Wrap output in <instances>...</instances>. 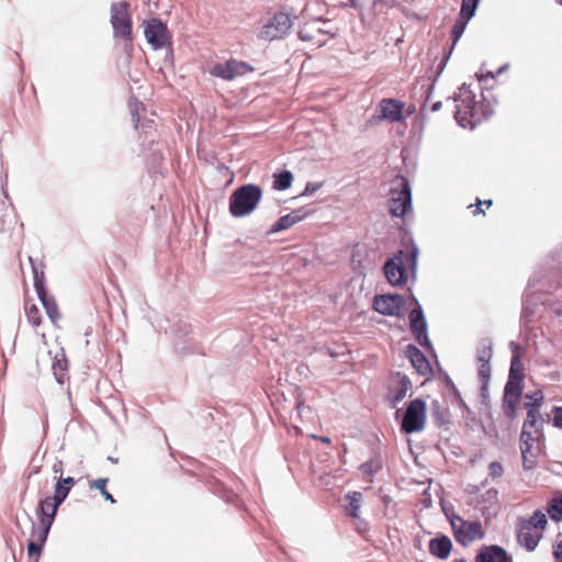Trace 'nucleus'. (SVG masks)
<instances>
[{
    "label": "nucleus",
    "mask_w": 562,
    "mask_h": 562,
    "mask_svg": "<svg viewBox=\"0 0 562 562\" xmlns=\"http://www.w3.org/2000/svg\"><path fill=\"white\" fill-rule=\"evenodd\" d=\"M451 54H452V50L449 49L445 54V56L440 60V63L438 64L436 74H435L434 79H432V83L428 85V86H422L420 89L423 90V92H422L420 97L424 98V103L422 105V109L425 108L426 102L431 98V94H432L434 89H435V82L437 81V79L440 77V75L442 74L443 69L446 68L447 61H448V59H449Z\"/></svg>",
    "instance_id": "c85d7f7f"
},
{
    "label": "nucleus",
    "mask_w": 562,
    "mask_h": 562,
    "mask_svg": "<svg viewBox=\"0 0 562 562\" xmlns=\"http://www.w3.org/2000/svg\"><path fill=\"white\" fill-rule=\"evenodd\" d=\"M255 68L247 61L231 58L225 63H217L211 68V75L226 81L254 71Z\"/></svg>",
    "instance_id": "f8f14e48"
},
{
    "label": "nucleus",
    "mask_w": 562,
    "mask_h": 562,
    "mask_svg": "<svg viewBox=\"0 0 562 562\" xmlns=\"http://www.w3.org/2000/svg\"><path fill=\"white\" fill-rule=\"evenodd\" d=\"M440 379L443 381L447 396L450 398L452 404H458L464 411L470 412L469 406L463 401L460 391L450 378V375L443 370L439 369Z\"/></svg>",
    "instance_id": "b1692460"
},
{
    "label": "nucleus",
    "mask_w": 562,
    "mask_h": 562,
    "mask_svg": "<svg viewBox=\"0 0 562 562\" xmlns=\"http://www.w3.org/2000/svg\"><path fill=\"white\" fill-rule=\"evenodd\" d=\"M426 416L427 404L425 400L420 397L411 400L400 423L401 431L406 435L423 431L426 425Z\"/></svg>",
    "instance_id": "423d86ee"
},
{
    "label": "nucleus",
    "mask_w": 562,
    "mask_h": 562,
    "mask_svg": "<svg viewBox=\"0 0 562 562\" xmlns=\"http://www.w3.org/2000/svg\"><path fill=\"white\" fill-rule=\"evenodd\" d=\"M389 212L393 217H405L413 207L412 187L407 177L396 176L390 189Z\"/></svg>",
    "instance_id": "7ed1b4c3"
},
{
    "label": "nucleus",
    "mask_w": 562,
    "mask_h": 562,
    "mask_svg": "<svg viewBox=\"0 0 562 562\" xmlns=\"http://www.w3.org/2000/svg\"><path fill=\"white\" fill-rule=\"evenodd\" d=\"M467 537H468V543L474 541V540H477V539H482L485 533L483 531V528H482V524L481 521L479 520H474V521H469L467 520Z\"/></svg>",
    "instance_id": "ea45409f"
},
{
    "label": "nucleus",
    "mask_w": 562,
    "mask_h": 562,
    "mask_svg": "<svg viewBox=\"0 0 562 562\" xmlns=\"http://www.w3.org/2000/svg\"><path fill=\"white\" fill-rule=\"evenodd\" d=\"M526 398H528L529 401L525 403V407L526 409H540V407L542 406L543 404V401H544V396H543V393L542 391L540 390H537L536 392L531 393V394H526Z\"/></svg>",
    "instance_id": "37998d69"
},
{
    "label": "nucleus",
    "mask_w": 562,
    "mask_h": 562,
    "mask_svg": "<svg viewBox=\"0 0 562 562\" xmlns=\"http://www.w3.org/2000/svg\"><path fill=\"white\" fill-rule=\"evenodd\" d=\"M419 248L413 234L405 231L401 237V249L387 258L383 266L384 277L387 282L396 288H404L408 279L413 282L417 279Z\"/></svg>",
    "instance_id": "f257e3e1"
},
{
    "label": "nucleus",
    "mask_w": 562,
    "mask_h": 562,
    "mask_svg": "<svg viewBox=\"0 0 562 562\" xmlns=\"http://www.w3.org/2000/svg\"><path fill=\"white\" fill-rule=\"evenodd\" d=\"M57 479L61 481L64 485L69 486L70 490L76 484V480L72 476L64 477L63 475H59Z\"/></svg>",
    "instance_id": "6e6d98bb"
},
{
    "label": "nucleus",
    "mask_w": 562,
    "mask_h": 562,
    "mask_svg": "<svg viewBox=\"0 0 562 562\" xmlns=\"http://www.w3.org/2000/svg\"><path fill=\"white\" fill-rule=\"evenodd\" d=\"M392 381L395 382L394 385H390L387 390V401L391 407H396L398 403H401L405 396L407 395L408 390L412 386L411 379L402 372H394L391 376Z\"/></svg>",
    "instance_id": "4468645a"
},
{
    "label": "nucleus",
    "mask_w": 562,
    "mask_h": 562,
    "mask_svg": "<svg viewBox=\"0 0 562 562\" xmlns=\"http://www.w3.org/2000/svg\"><path fill=\"white\" fill-rule=\"evenodd\" d=\"M32 313H35V314H37V313H38V310H37V307H36V306H32V307L30 308V311L27 312V317H29V319H30V321H32Z\"/></svg>",
    "instance_id": "338daca9"
},
{
    "label": "nucleus",
    "mask_w": 562,
    "mask_h": 562,
    "mask_svg": "<svg viewBox=\"0 0 562 562\" xmlns=\"http://www.w3.org/2000/svg\"><path fill=\"white\" fill-rule=\"evenodd\" d=\"M63 468H64L63 461H61V460H57V461L53 464V472H54L55 474L63 475Z\"/></svg>",
    "instance_id": "bf43d9fd"
},
{
    "label": "nucleus",
    "mask_w": 562,
    "mask_h": 562,
    "mask_svg": "<svg viewBox=\"0 0 562 562\" xmlns=\"http://www.w3.org/2000/svg\"><path fill=\"white\" fill-rule=\"evenodd\" d=\"M431 418L436 426L448 429L450 424L449 409L439 400H432L430 404Z\"/></svg>",
    "instance_id": "bb28decb"
},
{
    "label": "nucleus",
    "mask_w": 562,
    "mask_h": 562,
    "mask_svg": "<svg viewBox=\"0 0 562 562\" xmlns=\"http://www.w3.org/2000/svg\"><path fill=\"white\" fill-rule=\"evenodd\" d=\"M131 113L133 116V121L135 123V128L140 130L142 133L145 134V139H148L150 143H154L155 142V138L153 137V130H154V124H155L154 121L145 120L144 122L140 123L139 115L134 110H132Z\"/></svg>",
    "instance_id": "c9c22d12"
},
{
    "label": "nucleus",
    "mask_w": 562,
    "mask_h": 562,
    "mask_svg": "<svg viewBox=\"0 0 562 562\" xmlns=\"http://www.w3.org/2000/svg\"><path fill=\"white\" fill-rule=\"evenodd\" d=\"M405 306V299L402 294L384 293L378 294L373 299V310L384 316H401V311Z\"/></svg>",
    "instance_id": "ddd939ff"
},
{
    "label": "nucleus",
    "mask_w": 562,
    "mask_h": 562,
    "mask_svg": "<svg viewBox=\"0 0 562 562\" xmlns=\"http://www.w3.org/2000/svg\"><path fill=\"white\" fill-rule=\"evenodd\" d=\"M475 14H465L463 10L460 9V16L459 19L454 22L452 29H451V40H452V44H451V47L449 49L453 50L457 42L460 40V37L462 36V34L464 33L465 29H467V25L468 23L470 22V20L474 16Z\"/></svg>",
    "instance_id": "c756f323"
},
{
    "label": "nucleus",
    "mask_w": 562,
    "mask_h": 562,
    "mask_svg": "<svg viewBox=\"0 0 562 562\" xmlns=\"http://www.w3.org/2000/svg\"><path fill=\"white\" fill-rule=\"evenodd\" d=\"M441 508H442V512L446 516V518L450 521V519L453 517V516H458L454 510H453V506L452 505H446V504H441Z\"/></svg>",
    "instance_id": "864d4df0"
},
{
    "label": "nucleus",
    "mask_w": 562,
    "mask_h": 562,
    "mask_svg": "<svg viewBox=\"0 0 562 562\" xmlns=\"http://www.w3.org/2000/svg\"><path fill=\"white\" fill-rule=\"evenodd\" d=\"M297 36L303 42H311L313 40L312 34L305 29L300 30Z\"/></svg>",
    "instance_id": "5fc2aeb1"
},
{
    "label": "nucleus",
    "mask_w": 562,
    "mask_h": 562,
    "mask_svg": "<svg viewBox=\"0 0 562 562\" xmlns=\"http://www.w3.org/2000/svg\"><path fill=\"white\" fill-rule=\"evenodd\" d=\"M542 538L541 532H532L527 526L517 525V542L528 552H533Z\"/></svg>",
    "instance_id": "412c9836"
},
{
    "label": "nucleus",
    "mask_w": 562,
    "mask_h": 562,
    "mask_svg": "<svg viewBox=\"0 0 562 562\" xmlns=\"http://www.w3.org/2000/svg\"><path fill=\"white\" fill-rule=\"evenodd\" d=\"M25 515L32 524V536H36L35 540H30L27 543V554H29L30 559L35 558L34 562H38V558L42 554L44 544L48 538L49 532L48 531L44 532V530L40 529L38 532L36 533L35 522L33 521L32 517L29 514H25Z\"/></svg>",
    "instance_id": "4be33fe9"
},
{
    "label": "nucleus",
    "mask_w": 562,
    "mask_h": 562,
    "mask_svg": "<svg viewBox=\"0 0 562 562\" xmlns=\"http://www.w3.org/2000/svg\"><path fill=\"white\" fill-rule=\"evenodd\" d=\"M404 103L397 99L387 98L382 99L379 103L380 120H389L391 122H402L405 120L403 114Z\"/></svg>",
    "instance_id": "a211bd4d"
},
{
    "label": "nucleus",
    "mask_w": 562,
    "mask_h": 562,
    "mask_svg": "<svg viewBox=\"0 0 562 562\" xmlns=\"http://www.w3.org/2000/svg\"><path fill=\"white\" fill-rule=\"evenodd\" d=\"M488 474L492 479H498L503 475L504 469L501 462L493 461L488 465Z\"/></svg>",
    "instance_id": "8fccbe9b"
},
{
    "label": "nucleus",
    "mask_w": 562,
    "mask_h": 562,
    "mask_svg": "<svg viewBox=\"0 0 562 562\" xmlns=\"http://www.w3.org/2000/svg\"><path fill=\"white\" fill-rule=\"evenodd\" d=\"M518 524L527 526L530 529L533 527L536 529L543 530L548 525V518L542 510L537 509L532 513L529 519H520Z\"/></svg>",
    "instance_id": "72a5a7b5"
},
{
    "label": "nucleus",
    "mask_w": 562,
    "mask_h": 562,
    "mask_svg": "<svg viewBox=\"0 0 562 562\" xmlns=\"http://www.w3.org/2000/svg\"><path fill=\"white\" fill-rule=\"evenodd\" d=\"M477 376L481 382L480 394H479L480 398H481V403L485 406H488L490 405L488 383L491 380V374L477 375Z\"/></svg>",
    "instance_id": "49530a36"
},
{
    "label": "nucleus",
    "mask_w": 562,
    "mask_h": 562,
    "mask_svg": "<svg viewBox=\"0 0 562 562\" xmlns=\"http://www.w3.org/2000/svg\"><path fill=\"white\" fill-rule=\"evenodd\" d=\"M411 300L415 306L408 313L409 330L420 347L434 352L435 350L428 336V323L423 306L415 295H412Z\"/></svg>",
    "instance_id": "0eeeda50"
},
{
    "label": "nucleus",
    "mask_w": 562,
    "mask_h": 562,
    "mask_svg": "<svg viewBox=\"0 0 562 562\" xmlns=\"http://www.w3.org/2000/svg\"><path fill=\"white\" fill-rule=\"evenodd\" d=\"M508 68H509V64H504V65H502V66L497 69V71H496L495 74H494V72H492V71H488V72H487V76H488V77H491V78H495L496 76H499V75H502L503 72H505Z\"/></svg>",
    "instance_id": "13d9d810"
},
{
    "label": "nucleus",
    "mask_w": 562,
    "mask_h": 562,
    "mask_svg": "<svg viewBox=\"0 0 562 562\" xmlns=\"http://www.w3.org/2000/svg\"><path fill=\"white\" fill-rule=\"evenodd\" d=\"M467 520L461 518L460 516H453L450 519V526L453 532L456 540L463 547L468 546V537H467Z\"/></svg>",
    "instance_id": "7c9ffc66"
},
{
    "label": "nucleus",
    "mask_w": 562,
    "mask_h": 562,
    "mask_svg": "<svg viewBox=\"0 0 562 562\" xmlns=\"http://www.w3.org/2000/svg\"><path fill=\"white\" fill-rule=\"evenodd\" d=\"M475 562H514V559L499 544H483L476 551Z\"/></svg>",
    "instance_id": "dca6fc26"
},
{
    "label": "nucleus",
    "mask_w": 562,
    "mask_h": 562,
    "mask_svg": "<svg viewBox=\"0 0 562 562\" xmlns=\"http://www.w3.org/2000/svg\"><path fill=\"white\" fill-rule=\"evenodd\" d=\"M144 35L147 43L154 50L168 47L169 54L172 56V40L168 26L158 18L147 19L143 22Z\"/></svg>",
    "instance_id": "1a4fd4ad"
},
{
    "label": "nucleus",
    "mask_w": 562,
    "mask_h": 562,
    "mask_svg": "<svg viewBox=\"0 0 562 562\" xmlns=\"http://www.w3.org/2000/svg\"><path fill=\"white\" fill-rule=\"evenodd\" d=\"M492 357H493V342H492L491 338H488V337L482 338L476 346V352H475V359L479 363L477 375L491 374Z\"/></svg>",
    "instance_id": "f3484780"
},
{
    "label": "nucleus",
    "mask_w": 562,
    "mask_h": 562,
    "mask_svg": "<svg viewBox=\"0 0 562 562\" xmlns=\"http://www.w3.org/2000/svg\"><path fill=\"white\" fill-rule=\"evenodd\" d=\"M296 372L300 375H303V376L307 378V375L310 373V368L305 363H299V366L296 367Z\"/></svg>",
    "instance_id": "4d7b16f0"
},
{
    "label": "nucleus",
    "mask_w": 562,
    "mask_h": 562,
    "mask_svg": "<svg viewBox=\"0 0 562 562\" xmlns=\"http://www.w3.org/2000/svg\"><path fill=\"white\" fill-rule=\"evenodd\" d=\"M165 323L167 325L160 324V327L167 335L173 338L176 352L179 355L193 352L195 342L190 336V325L177 315L166 318Z\"/></svg>",
    "instance_id": "20e7f679"
},
{
    "label": "nucleus",
    "mask_w": 562,
    "mask_h": 562,
    "mask_svg": "<svg viewBox=\"0 0 562 562\" xmlns=\"http://www.w3.org/2000/svg\"><path fill=\"white\" fill-rule=\"evenodd\" d=\"M463 103L464 114L461 115V109L459 106L457 108L453 114L458 125L463 128L469 127L470 130H474L477 126V124H480L482 121L488 120L493 113L492 110H488L483 104L480 105V108L482 109V113H479V111H476V106H479V104H476L470 99L463 101Z\"/></svg>",
    "instance_id": "9b49d317"
},
{
    "label": "nucleus",
    "mask_w": 562,
    "mask_h": 562,
    "mask_svg": "<svg viewBox=\"0 0 562 562\" xmlns=\"http://www.w3.org/2000/svg\"><path fill=\"white\" fill-rule=\"evenodd\" d=\"M481 0H462L461 10L468 14H475Z\"/></svg>",
    "instance_id": "09e8293b"
},
{
    "label": "nucleus",
    "mask_w": 562,
    "mask_h": 562,
    "mask_svg": "<svg viewBox=\"0 0 562 562\" xmlns=\"http://www.w3.org/2000/svg\"><path fill=\"white\" fill-rule=\"evenodd\" d=\"M272 188L277 191H284L292 186L294 176L288 170H279L272 175Z\"/></svg>",
    "instance_id": "2f4dec72"
},
{
    "label": "nucleus",
    "mask_w": 562,
    "mask_h": 562,
    "mask_svg": "<svg viewBox=\"0 0 562 562\" xmlns=\"http://www.w3.org/2000/svg\"><path fill=\"white\" fill-rule=\"evenodd\" d=\"M465 492L468 494H476L479 492V487H477V485H474V484H468L465 487Z\"/></svg>",
    "instance_id": "052dcab7"
},
{
    "label": "nucleus",
    "mask_w": 562,
    "mask_h": 562,
    "mask_svg": "<svg viewBox=\"0 0 562 562\" xmlns=\"http://www.w3.org/2000/svg\"><path fill=\"white\" fill-rule=\"evenodd\" d=\"M295 19V16H291V14L286 12H276L272 18L262 25L258 33V38L268 42L283 40L290 33Z\"/></svg>",
    "instance_id": "6e6552de"
},
{
    "label": "nucleus",
    "mask_w": 562,
    "mask_h": 562,
    "mask_svg": "<svg viewBox=\"0 0 562 562\" xmlns=\"http://www.w3.org/2000/svg\"><path fill=\"white\" fill-rule=\"evenodd\" d=\"M535 437L528 427L522 425L520 432V451L522 458V468L526 471H530L535 469V462L531 459H527V452H530L532 449V442L538 439Z\"/></svg>",
    "instance_id": "5701e85b"
},
{
    "label": "nucleus",
    "mask_w": 562,
    "mask_h": 562,
    "mask_svg": "<svg viewBox=\"0 0 562 562\" xmlns=\"http://www.w3.org/2000/svg\"><path fill=\"white\" fill-rule=\"evenodd\" d=\"M293 218L289 216V214H285L281 216L268 231V234H277L280 232H283L290 227H292L294 224L292 223Z\"/></svg>",
    "instance_id": "a18cd8bd"
},
{
    "label": "nucleus",
    "mask_w": 562,
    "mask_h": 562,
    "mask_svg": "<svg viewBox=\"0 0 562 562\" xmlns=\"http://www.w3.org/2000/svg\"><path fill=\"white\" fill-rule=\"evenodd\" d=\"M323 187L322 182H307L300 196L312 195Z\"/></svg>",
    "instance_id": "603ef678"
},
{
    "label": "nucleus",
    "mask_w": 562,
    "mask_h": 562,
    "mask_svg": "<svg viewBox=\"0 0 562 562\" xmlns=\"http://www.w3.org/2000/svg\"><path fill=\"white\" fill-rule=\"evenodd\" d=\"M535 310H536V304L531 303L529 300L522 301V308H521V314H520L521 325L528 326L529 323L532 322Z\"/></svg>",
    "instance_id": "79ce46f5"
},
{
    "label": "nucleus",
    "mask_w": 562,
    "mask_h": 562,
    "mask_svg": "<svg viewBox=\"0 0 562 562\" xmlns=\"http://www.w3.org/2000/svg\"><path fill=\"white\" fill-rule=\"evenodd\" d=\"M53 374L58 384H64L67 378L68 362L64 349L56 353L52 363Z\"/></svg>",
    "instance_id": "cd10ccee"
},
{
    "label": "nucleus",
    "mask_w": 562,
    "mask_h": 562,
    "mask_svg": "<svg viewBox=\"0 0 562 562\" xmlns=\"http://www.w3.org/2000/svg\"><path fill=\"white\" fill-rule=\"evenodd\" d=\"M509 347L512 349L510 367L508 378L519 379L524 382L525 380V368L520 359V346L515 341H510Z\"/></svg>",
    "instance_id": "393cba45"
},
{
    "label": "nucleus",
    "mask_w": 562,
    "mask_h": 562,
    "mask_svg": "<svg viewBox=\"0 0 562 562\" xmlns=\"http://www.w3.org/2000/svg\"><path fill=\"white\" fill-rule=\"evenodd\" d=\"M407 356L416 372L423 376L432 374L431 364L426 355L415 345L407 346Z\"/></svg>",
    "instance_id": "6ab92c4d"
},
{
    "label": "nucleus",
    "mask_w": 562,
    "mask_h": 562,
    "mask_svg": "<svg viewBox=\"0 0 562 562\" xmlns=\"http://www.w3.org/2000/svg\"><path fill=\"white\" fill-rule=\"evenodd\" d=\"M56 483L54 486V494L49 496V499H53L55 502V506L58 504L61 506V504L66 501L67 496L70 493L69 486H66L63 484L61 481H59L57 477Z\"/></svg>",
    "instance_id": "58836bf2"
},
{
    "label": "nucleus",
    "mask_w": 562,
    "mask_h": 562,
    "mask_svg": "<svg viewBox=\"0 0 562 562\" xmlns=\"http://www.w3.org/2000/svg\"><path fill=\"white\" fill-rule=\"evenodd\" d=\"M547 512L553 521H562V495L554 496L549 501Z\"/></svg>",
    "instance_id": "4c0bfd02"
},
{
    "label": "nucleus",
    "mask_w": 562,
    "mask_h": 562,
    "mask_svg": "<svg viewBox=\"0 0 562 562\" xmlns=\"http://www.w3.org/2000/svg\"><path fill=\"white\" fill-rule=\"evenodd\" d=\"M346 499L348 501V515L352 518H358L362 502V493L358 491L349 492L346 495Z\"/></svg>",
    "instance_id": "e433bc0d"
},
{
    "label": "nucleus",
    "mask_w": 562,
    "mask_h": 562,
    "mask_svg": "<svg viewBox=\"0 0 562 562\" xmlns=\"http://www.w3.org/2000/svg\"><path fill=\"white\" fill-rule=\"evenodd\" d=\"M60 505L55 506V502L49 499V496L41 499L36 507V516L40 524V529L50 531V528L55 521Z\"/></svg>",
    "instance_id": "2eb2a0df"
},
{
    "label": "nucleus",
    "mask_w": 562,
    "mask_h": 562,
    "mask_svg": "<svg viewBox=\"0 0 562 562\" xmlns=\"http://www.w3.org/2000/svg\"><path fill=\"white\" fill-rule=\"evenodd\" d=\"M313 214V210L302 206L299 209L293 210L289 213V216L293 218L292 223L295 225L302 221H304L306 217Z\"/></svg>",
    "instance_id": "de8ad7c7"
},
{
    "label": "nucleus",
    "mask_w": 562,
    "mask_h": 562,
    "mask_svg": "<svg viewBox=\"0 0 562 562\" xmlns=\"http://www.w3.org/2000/svg\"><path fill=\"white\" fill-rule=\"evenodd\" d=\"M451 539L442 533L431 538L428 542L429 553L440 560H447L452 551Z\"/></svg>",
    "instance_id": "aec40b11"
},
{
    "label": "nucleus",
    "mask_w": 562,
    "mask_h": 562,
    "mask_svg": "<svg viewBox=\"0 0 562 562\" xmlns=\"http://www.w3.org/2000/svg\"><path fill=\"white\" fill-rule=\"evenodd\" d=\"M311 437H312L313 439H318V440H321L323 443H326V445L330 443V438H329V437H327V436H317V435H312Z\"/></svg>",
    "instance_id": "680f3d73"
},
{
    "label": "nucleus",
    "mask_w": 562,
    "mask_h": 562,
    "mask_svg": "<svg viewBox=\"0 0 562 562\" xmlns=\"http://www.w3.org/2000/svg\"><path fill=\"white\" fill-rule=\"evenodd\" d=\"M544 425V418L540 414V409H528L527 411V417L524 422V426L528 428H532L535 430V434L538 436L542 435Z\"/></svg>",
    "instance_id": "473e14b6"
},
{
    "label": "nucleus",
    "mask_w": 562,
    "mask_h": 562,
    "mask_svg": "<svg viewBox=\"0 0 562 562\" xmlns=\"http://www.w3.org/2000/svg\"><path fill=\"white\" fill-rule=\"evenodd\" d=\"M524 382L519 379L507 378L502 398V409L510 422L517 417V407L520 404Z\"/></svg>",
    "instance_id": "9d476101"
},
{
    "label": "nucleus",
    "mask_w": 562,
    "mask_h": 562,
    "mask_svg": "<svg viewBox=\"0 0 562 562\" xmlns=\"http://www.w3.org/2000/svg\"><path fill=\"white\" fill-rule=\"evenodd\" d=\"M442 106V102L441 101H436L431 104L430 106V111L431 112H438Z\"/></svg>",
    "instance_id": "0e129e2a"
},
{
    "label": "nucleus",
    "mask_w": 562,
    "mask_h": 562,
    "mask_svg": "<svg viewBox=\"0 0 562 562\" xmlns=\"http://www.w3.org/2000/svg\"><path fill=\"white\" fill-rule=\"evenodd\" d=\"M296 409H297L299 415H302L304 409L311 411V408L308 406H306L303 402H299L296 404Z\"/></svg>",
    "instance_id": "e2e57ef3"
},
{
    "label": "nucleus",
    "mask_w": 562,
    "mask_h": 562,
    "mask_svg": "<svg viewBox=\"0 0 562 562\" xmlns=\"http://www.w3.org/2000/svg\"><path fill=\"white\" fill-rule=\"evenodd\" d=\"M348 5H349L350 8L356 9V10H358V9H360V8H361V5H360V3H359V1H358V0H348Z\"/></svg>",
    "instance_id": "69168bd1"
},
{
    "label": "nucleus",
    "mask_w": 562,
    "mask_h": 562,
    "mask_svg": "<svg viewBox=\"0 0 562 562\" xmlns=\"http://www.w3.org/2000/svg\"><path fill=\"white\" fill-rule=\"evenodd\" d=\"M36 294L49 319L53 323H56L60 317V314L55 297L48 292L47 289H42L36 292Z\"/></svg>",
    "instance_id": "a878e982"
},
{
    "label": "nucleus",
    "mask_w": 562,
    "mask_h": 562,
    "mask_svg": "<svg viewBox=\"0 0 562 562\" xmlns=\"http://www.w3.org/2000/svg\"><path fill=\"white\" fill-rule=\"evenodd\" d=\"M552 415V425L558 429H562V406H553Z\"/></svg>",
    "instance_id": "3c124183"
},
{
    "label": "nucleus",
    "mask_w": 562,
    "mask_h": 562,
    "mask_svg": "<svg viewBox=\"0 0 562 562\" xmlns=\"http://www.w3.org/2000/svg\"><path fill=\"white\" fill-rule=\"evenodd\" d=\"M262 189L255 183H245L236 188L229 195V213L234 217H244L254 212L261 201Z\"/></svg>",
    "instance_id": "f03ea898"
},
{
    "label": "nucleus",
    "mask_w": 562,
    "mask_h": 562,
    "mask_svg": "<svg viewBox=\"0 0 562 562\" xmlns=\"http://www.w3.org/2000/svg\"><path fill=\"white\" fill-rule=\"evenodd\" d=\"M131 4L127 1L113 2L110 8V23L113 37L132 44L133 20L130 12Z\"/></svg>",
    "instance_id": "39448f33"
},
{
    "label": "nucleus",
    "mask_w": 562,
    "mask_h": 562,
    "mask_svg": "<svg viewBox=\"0 0 562 562\" xmlns=\"http://www.w3.org/2000/svg\"><path fill=\"white\" fill-rule=\"evenodd\" d=\"M30 262L32 266L33 280H34V289L38 292L42 289L46 288L45 274L42 268L37 267L32 258H30Z\"/></svg>",
    "instance_id": "a19ab883"
},
{
    "label": "nucleus",
    "mask_w": 562,
    "mask_h": 562,
    "mask_svg": "<svg viewBox=\"0 0 562 562\" xmlns=\"http://www.w3.org/2000/svg\"><path fill=\"white\" fill-rule=\"evenodd\" d=\"M383 462L380 457H374L360 464L359 470L368 475L369 482H372L373 476L382 469Z\"/></svg>",
    "instance_id": "f704fd0d"
},
{
    "label": "nucleus",
    "mask_w": 562,
    "mask_h": 562,
    "mask_svg": "<svg viewBox=\"0 0 562 562\" xmlns=\"http://www.w3.org/2000/svg\"><path fill=\"white\" fill-rule=\"evenodd\" d=\"M108 481L109 480L106 477L97 479L91 483L90 487L100 491L101 495L104 497L105 501H109L111 504H115L116 499L106 490Z\"/></svg>",
    "instance_id": "c03bdc74"
},
{
    "label": "nucleus",
    "mask_w": 562,
    "mask_h": 562,
    "mask_svg": "<svg viewBox=\"0 0 562 562\" xmlns=\"http://www.w3.org/2000/svg\"><path fill=\"white\" fill-rule=\"evenodd\" d=\"M552 313L555 315V316H561L562 315V307H555L552 310Z\"/></svg>",
    "instance_id": "774afa93"
}]
</instances>
